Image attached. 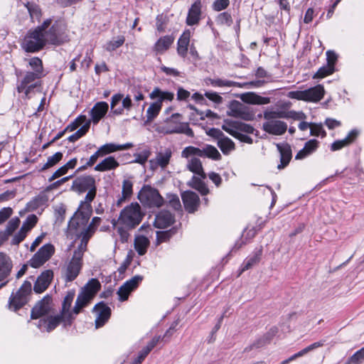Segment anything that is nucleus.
I'll use <instances>...</instances> for the list:
<instances>
[{
  "mask_svg": "<svg viewBox=\"0 0 364 364\" xmlns=\"http://www.w3.org/2000/svg\"><path fill=\"white\" fill-rule=\"evenodd\" d=\"M67 40L65 28L60 24H41L26 33L21 48L27 53H38L47 44L59 46Z\"/></svg>",
  "mask_w": 364,
  "mask_h": 364,
  "instance_id": "f257e3e1",
  "label": "nucleus"
},
{
  "mask_svg": "<svg viewBox=\"0 0 364 364\" xmlns=\"http://www.w3.org/2000/svg\"><path fill=\"white\" fill-rule=\"evenodd\" d=\"M144 217V213L140 205L137 202H134L124 208L118 219H113L111 223L113 227H117L119 224L126 225L128 228H135L141 223Z\"/></svg>",
  "mask_w": 364,
  "mask_h": 364,
  "instance_id": "f03ea898",
  "label": "nucleus"
},
{
  "mask_svg": "<svg viewBox=\"0 0 364 364\" xmlns=\"http://www.w3.org/2000/svg\"><path fill=\"white\" fill-rule=\"evenodd\" d=\"M31 281L26 280L21 287L16 292H12L8 302V308L14 311H16L26 305L32 291V282H34L35 277H29Z\"/></svg>",
  "mask_w": 364,
  "mask_h": 364,
  "instance_id": "7ed1b4c3",
  "label": "nucleus"
},
{
  "mask_svg": "<svg viewBox=\"0 0 364 364\" xmlns=\"http://www.w3.org/2000/svg\"><path fill=\"white\" fill-rule=\"evenodd\" d=\"M139 201L146 207L161 208L164 204V199L159 191L149 185H144L137 196Z\"/></svg>",
  "mask_w": 364,
  "mask_h": 364,
  "instance_id": "20e7f679",
  "label": "nucleus"
},
{
  "mask_svg": "<svg viewBox=\"0 0 364 364\" xmlns=\"http://www.w3.org/2000/svg\"><path fill=\"white\" fill-rule=\"evenodd\" d=\"M191 156H198L202 158H208L215 161L221 159V154L218 149L210 144H206L202 148L188 146L185 147L181 151V157L188 159Z\"/></svg>",
  "mask_w": 364,
  "mask_h": 364,
  "instance_id": "39448f33",
  "label": "nucleus"
},
{
  "mask_svg": "<svg viewBox=\"0 0 364 364\" xmlns=\"http://www.w3.org/2000/svg\"><path fill=\"white\" fill-rule=\"evenodd\" d=\"M324 94L323 86L317 85L304 90L290 91L288 92L287 97L297 100L317 102L323 97Z\"/></svg>",
  "mask_w": 364,
  "mask_h": 364,
  "instance_id": "423d86ee",
  "label": "nucleus"
},
{
  "mask_svg": "<svg viewBox=\"0 0 364 364\" xmlns=\"http://www.w3.org/2000/svg\"><path fill=\"white\" fill-rule=\"evenodd\" d=\"M55 253V247L51 243L43 245L29 259L28 264L33 268H38L48 262Z\"/></svg>",
  "mask_w": 364,
  "mask_h": 364,
  "instance_id": "0eeeda50",
  "label": "nucleus"
},
{
  "mask_svg": "<svg viewBox=\"0 0 364 364\" xmlns=\"http://www.w3.org/2000/svg\"><path fill=\"white\" fill-rule=\"evenodd\" d=\"M222 129L235 138L239 132H242L247 134H253L255 132L254 127L248 124H245L240 121L229 119L225 120V123L223 124Z\"/></svg>",
  "mask_w": 364,
  "mask_h": 364,
  "instance_id": "6e6552de",
  "label": "nucleus"
},
{
  "mask_svg": "<svg viewBox=\"0 0 364 364\" xmlns=\"http://www.w3.org/2000/svg\"><path fill=\"white\" fill-rule=\"evenodd\" d=\"M179 116L180 114L178 113L171 115V119L167 122L166 125L164 127V132L166 134H185L188 136H193V132L188 123L175 122L173 121L175 117Z\"/></svg>",
  "mask_w": 364,
  "mask_h": 364,
  "instance_id": "1a4fd4ad",
  "label": "nucleus"
},
{
  "mask_svg": "<svg viewBox=\"0 0 364 364\" xmlns=\"http://www.w3.org/2000/svg\"><path fill=\"white\" fill-rule=\"evenodd\" d=\"M43 76V75H40L34 72H27L21 83L17 87L18 92H23L26 97H28L30 92L38 85L36 80L41 79Z\"/></svg>",
  "mask_w": 364,
  "mask_h": 364,
  "instance_id": "9d476101",
  "label": "nucleus"
},
{
  "mask_svg": "<svg viewBox=\"0 0 364 364\" xmlns=\"http://www.w3.org/2000/svg\"><path fill=\"white\" fill-rule=\"evenodd\" d=\"M96 187L95 178L90 175H85L77 177L73 181L71 190L81 194Z\"/></svg>",
  "mask_w": 364,
  "mask_h": 364,
  "instance_id": "9b49d317",
  "label": "nucleus"
},
{
  "mask_svg": "<svg viewBox=\"0 0 364 364\" xmlns=\"http://www.w3.org/2000/svg\"><path fill=\"white\" fill-rule=\"evenodd\" d=\"M228 115L246 121H251L255 118V113L250 111L249 107L238 101H234L231 104Z\"/></svg>",
  "mask_w": 364,
  "mask_h": 364,
  "instance_id": "f8f14e48",
  "label": "nucleus"
},
{
  "mask_svg": "<svg viewBox=\"0 0 364 364\" xmlns=\"http://www.w3.org/2000/svg\"><path fill=\"white\" fill-rule=\"evenodd\" d=\"M83 264V261L72 257L64 268L63 277L65 282L75 280L79 275Z\"/></svg>",
  "mask_w": 364,
  "mask_h": 364,
  "instance_id": "ddd939ff",
  "label": "nucleus"
},
{
  "mask_svg": "<svg viewBox=\"0 0 364 364\" xmlns=\"http://www.w3.org/2000/svg\"><path fill=\"white\" fill-rule=\"evenodd\" d=\"M92 311L97 313L95 319V328L102 327L107 322L111 316V309L104 301H100L95 305Z\"/></svg>",
  "mask_w": 364,
  "mask_h": 364,
  "instance_id": "4468645a",
  "label": "nucleus"
},
{
  "mask_svg": "<svg viewBox=\"0 0 364 364\" xmlns=\"http://www.w3.org/2000/svg\"><path fill=\"white\" fill-rule=\"evenodd\" d=\"M53 278V272L50 269L43 271L36 279L33 285V291L37 294L45 291Z\"/></svg>",
  "mask_w": 364,
  "mask_h": 364,
  "instance_id": "2eb2a0df",
  "label": "nucleus"
},
{
  "mask_svg": "<svg viewBox=\"0 0 364 364\" xmlns=\"http://www.w3.org/2000/svg\"><path fill=\"white\" fill-rule=\"evenodd\" d=\"M186 210L189 213H195L199 206L200 199L197 193L187 191L181 195Z\"/></svg>",
  "mask_w": 364,
  "mask_h": 364,
  "instance_id": "dca6fc26",
  "label": "nucleus"
},
{
  "mask_svg": "<svg viewBox=\"0 0 364 364\" xmlns=\"http://www.w3.org/2000/svg\"><path fill=\"white\" fill-rule=\"evenodd\" d=\"M52 299L48 295L40 300L31 309V317L32 319H37L47 314L50 309Z\"/></svg>",
  "mask_w": 364,
  "mask_h": 364,
  "instance_id": "f3484780",
  "label": "nucleus"
},
{
  "mask_svg": "<svg viewBox=\"0 0 364 364\" xmlns=\"http://www.w3.org/2000/svg\"><path fill=\"white\" fill-rule=\"evenodd\" d=\"M262 129L267 133L272 135H282L287 130L286 122L280 120L267 121L262 124Z\"/></svg>",
  "mask_w": 364,
  "mask_h": 364,
  "instance_id": "a211bd4d",
  "label": "nucleus"
},
{
  "mask_svg": "<svg viewBox=\"0 0 364 364\" xmlns=\"http://www.w3.org/2000/svg\"><path fill=\"white\" fill-rule=\"evenodd\" d=\"M75 297V291H70L67 293L62 303V310L60 314L65 316L68 321V324L71 326L73 320L75 319L73 311H70L71 304Z\"/></svg>",
  "mask_w": 364,
  "mask_h": 364,
  "instance_id": "6ab92c4d",
  "label": "nucleus"
},
{
  "mask_svg": "<svg viewBox=\"0 0 364 364\" xmlns=\"http://www.w3.org/2000/svg\"><path fill=\"white\" fill-rule=\"evenodd\" d=\"M175 221L174 215L168 210H161L155 216L154 225L159 229H164L171 225Z\"/></svg>",
  "mask_w": 364,
  "mask_h": 364,
  "instance_id": "aec40b11",
  "label": "nucleus"
},
{
  "mask_svg": "<svg viewBox=\"0 0 364 364\" xmlns=\"http://www.w3.org/2000/svg\"><path fill=\"white\" fill-rule=\"evenodd\" d=\"M277 148L280 154V164H278L277 168L283 169L289 164L291 159V149L287 143L277 144Z\"/></svg>",
  "mask_w": 364,
  "mask_h": 364,
  "instance_id": "412c9836",
  "label": "nucleus"
},
{
  "mask_svg": "<svg viewBox=\"0 0 364 364\" xmlns=\"http://www.w3.org/2000/svg\"><path fill=\"white\" fill-rule=\"evenodd\" d=\"M262 255V248L256 249L251 255L247 257L241 265L238 276H240L243 272L251 269L252 267L256 265L261 260Z\"/></svg>",
  "mask_w": 364,
  "mask_h": 364,
  "instance_id": "4be33fe9",
  "label": "nucleus"
},
{
  "mask_svg": "<svg viewBox=\"0 0 364 364\" xmlns=\"http://www.w3.org/2000/svg\"><path fill=\"white\" fill-rule=\"evenodd\" d=\"M109 109L108 103L106 102H97L90 110V115L93 123L97 124L104 117Z\"/></svg>",
  "mask_w": 364,
  "mask_h": 364,
  "instance_id": "5701e85b",
  "label": "nucleus"
},
{
  "mask_svg": "<svg viewBox=\"0 0 364 364\" xmlns=\"http://www.w3.org/2000/svg\"><path fill=\"white\" fill-rule=\"evenodd\" d=\"M160 341V336L154 337L147 345L139 353L131 364H141L149 353Z\"/></svg>",
  "mask_w": 364,
  "mask_h": 364,
  "instance_id": "b1692460",
  "label": "nucleus"
},
{
  "mask_svg": "<svg viewBox=\"0 0 364 364\" xmlns=\"http://www.w3.org/2000/svg\"><path fill=\"white\" fill-rule=\"evenodd\" d=\"M173 41L174 37L173 36L168 35L161 37L155 43L153 50L157 55L163 54L171 47Z\"/></svg>",
  "mask_w": 364,
  "mask_h": 364,
  "instance_id": "393cba45",
  "label": "nucleus"
},
{
  "mask_svg": "<svg viewBox=\"0 0 364 364\" xmlns=\"http://www.w3.org/2000/svg\"><path fill=\"white\" fill-rule=\"evenodd\" d=\"M358 132L356 129L351 130L348 134L341 140H336L331 145V150L336 151L350 144L358 136Z\"/></svg>",
  "mask_w": 364,
  "mask_h": 364,
  "instance_id": "a878e982",
  "label": "nucleus"
},
{
  "mask_svg": "<svg viewBox=\"0 0 364 364\" xmlns=\"http://www.w3.org/2000/svg\"><path fill=\"white\" fill-rule=\"evenodd\" d=\"M46 192V190L41 191L38 196L34 197L27 203L26 208L29 211H34L40 207L46 205L48 202V196Z\"/></svg>",
  "mask_w": 364,
  "mask_h": 364,
  "instance_id": "bb28decb",
  "label": "nucleus"
},
{
  "mask_svg": "<svg viewBox=\"0 0 364 364\" xmlns=\"http://www.w3.org/2000/svg\"><path fill=\"white\" fill-rule=\"evenodd\" d=\"M12 262L10 257L4 252H0V281L6 279L12 269Z\"/></svg>",
  "mask_w": 364,
  "mask_h": 364,
  "instance_id": "cd10ccee",
  "label": "nucleus"
},
{
  "mask_svg": "<svg viewBox=\"0 0 364 364\" xmlns=\"http://www.w3.org/2000/svg\"><path fill=\"white\" fill-rule=\"evenodd\" d=\"M62 322L64 323L65 326H69L68 324V321L65 319V316L60 314L55 316H50L48 318V321L46 320H40L38 321V326L41 327L42 324L47 323V331L50 332L55 329Z\"/></svg>",
  "mask_w": 364,
  "mask_h": 364,
  "instance_id": "c85d7f7f",
  "label": "nucleus"
},
{
  "mask_svg": "<svg viewBox=\"0 0 364 364\" xmlns=\"http://www.w3.org/2000/svg\"><path fill=\"white\" fill-rule=\"evenodd\" d=\"M119 166L114 156H108L97 164L94 169L97 171L105 172L116 169Z\"/></svg>",
  "mask_w": 364,
  "mask_h": 364,
  "instance_id": "c756f323",
  "label": "nucleus"
},
{
  "mask_svg": "<svg viewBox=\"0 0 364 364\" xmlns=\"http://www.w3.org/2000/svg\"><path fill=\"white\" fill-rule=\"evenodd\" d=\"M186 168L195 175L200 176L203 178H206V174L203 171L202 162L198 158L192 157L190 159L186 164Z\"/></svg>",
  "mask_w": 364,
  "mask_h": 364,
  "instance_id": "7c9ffc66",
  "label": "nucleus"
},
{
  "mask_svg": "<svg viewBox=\"0 0 364 364\" xmlns=\"http://www.w3.org/2000/svg\"><path fill=\"white\" fill-rule=\"evenodd\" d=\"M149 97L152 100L157 99L156 102L162 105V102L164 101H172L174 94L169 91H163L159 87H155L150 93Z\"/></svg>",
  "mask_w": 364,
  "mask_h": 364,
  "instance_id": "2f4dec72",
  "label": "nucleus"
},
{
  "mask_svg": "<svg viewBox=\"0 0 364 364\" xmlns=\"http://www.w3.org/2000/svg\"><path fill=\"white\" fill-rule=\"evenodd\" d=\"M244 102L252 105H267L270 102L269 97L259 96L254 92H247L241 96Z\"/></svg>",
  "mask_w": 364,
  "mask_h": 364,
  "instance_id": "473e14b6",
  "label": "nucleus"
},
{
  "mask_svg": "<svg viewBox=\"0 0 364 364\" xmlns=\"http://www.w3.org/2000/svg\"><path fill=\"white\" fill-rule=\"evenodd\" d=\"M324 343H325V341H319L315 342V343L308 346L307 347L304 348V349L299 351L298 353H294V355L290 356L289 358L283 360L280 364H288L291 361H293L295 359L306 355L309 352L312 351L314 349L318 348L319 347H322L324 345Z\"/></svg>",
  "mask_w": 364,
  "mask_h": 364,
  "instance_id": "72a5a7b5",
  "label": "nucleus"
},
{
  "mask_svg": "<svg viewBox=\"0 0 364 364\" xmlns=\"http://www.w3.org/2000/svg\"><path fill=\"white\" fill-rule=\"evenodd\" d=\"M190 37V31H185L178 41L177 53L182 58H185L187 55Z\"/></svg>",
  "mask_w": 364,
  "mask_h": 364,
  "instance_id": "f704fd0d",
  "label": "nucleus"
},
{
  "mask_svg": "<svg viewBox=\"0 0 364 364\" xmlns=\"http://www.w3.org/2000/svg\"><path fill=\"white\" fill-rule=\"evenodd\" d=\"M90 219L89 215L80 212L75 218H72L68 222V228L70 230H77L80 226L86 225Z\"/></svg>",
  "mask_w": 364,
  "mask_h": 364,
  "instance_id": "c9c22d12",
  "label": "nucleus"
},
{
  "mask_svg": "<svg viewBox=\"0 0 364 364\" xmlns=\"http://www.w3.org/2000/svg\"><path fill=\"white\" fill-rule=\"evenodd\" d=\"M172 154L171 148H166L158 152L155 158L156 164L161 168H165L170 162Z\"/></svg>",
  "mask_w": 364,
  "mask_h": 364,
  "instance_id": "e433bc0d",
  "label": "nucleus"
},
{
  "mask_svg": "<svg viewBox=\"0 0 364 364\" xmlns=\"http://www.w3.org/2000/svg\"><path fill=\"white\" fill-rule=\"evenodd\" d=\"M201 14V1L196 0L188 11L186 23H198Z\"/></svg>",
  "mask_w": 364,
  "mask_h": 364,
  "instance_id": "4c0bfd02",
  "label": "nucleus"
},
{
  "mask_svg": "<svg viewBox=\"0 0 364 364\" xmlns=\"http://www.w3.org/2000/svg\"><path fill=\"white\" fill-rule=\"evenodd\" d=\"M133 194V183L129 179L122 182V196L117 200V205L120 206L126 200L129 199Z\"/></svg>",
  "mask_w": 364,
  "mask_h": 364,
  "instance_id": "58836bf2",
  "label": "nucleus"
},
{
  "mask_svg": "<svg viewBox=\"0 0 364 364\" xmlns=\"http://www.w3.org/2000/svg\"><path fill=\"white\" fill-rule=\"evenodd\" d=\"M92 299V298L85 293L80 291L77 295L75 306L73 309L74 314L77 315L83 308L90 304Z\"/></svg>",
  "mask_w": 364,
  "mask_h": 364,
  "instance_id": "ea45409f",
  "label": "nucleus"
},
{
  "mask_svg": "<svg viewBox=\"0 0 364 364\" xmlns=\"http://www.w3.org/2000/svg\"><path fill=\"white\" fill-rule=\"evenodd\" d=\"M101 289V284L98 279L92 278L84 286L81 291L85 293L91 298L94 299L97 293Z\"/></svg>",
  "mask_w": 364,
  "mask_h": 364,
  "instance_id": "a19ab883",
  "label": "nucleus"
},
{
  "mask_svg": "<svg viewBox=\"0 0 364 364\" xmlns=\"http://www.w3.org/2000/svg\"><path fill=\"white\" fill-rule=\"evenodd\" d=\"M203 178L200 176H193L191 180L188 182V186L197 190L203 196H205L209 193V189L206 184L203 182Z\"/></svg>",
  "mask_w": 364,
  "mask_h": 364,
  "instance_id": "79ce46f5",
  "label": "nucleus"
},
{
  "mask_svg": "<svg viewBox=\"0 0 364 364\" xmlns=\"http://www.w3.org/2000/svg\"><path fill=\"white\" fill-rule=\"evenodd\" d=\"M139 152L134 154V159L131 163H136L144 165L151 154V149L149 146H144L143 148L139 147Z\"/></svg>",
  "mask_w": 364,
  "mask_h": 364,
  "instance_id": "37998d69",
  "label": "nucleus"
},
{
  "mask_svg": "<svg viewBox=\"0 0 364 364\" xmlns=\"http://www.w3.org/2000/svg\"><path fill=\"white\" fill-rule=\"evenodd\" d=\"M77 162V158H73L67 162L65 165L57 169L53 174L49 178V181H53L57 178L66 174L69 169H73L75 167Z\"/></svg>",
  "mask_w": 364,
  "mask_h": 364,
  "instance_id": "c03bdc74",
  "label": "nucleus"
},
{
  "mask_svg": "<svg viewBox=\"0 0 364 364\" xmlns=\"http://www.w3.org/2000/svg\"><path fill=\"white\" fill-rule=\"evenodd\" d=\"M24 6L27 9V10L29 13L31 21L40 22L41 15H42L41 9L40 6L34 2H29V1H27L26 3H25Z\"/></svg>",
  "mask_w": 364,
  "mask_h": 364,
  "instance_id": "a18cd8bd",
  "label": "nucleus"
},
{
  "mask_svg": "<svg viewBox=\"0 0 364 364\" xmlns=\"http://www.w3.org/2000/svg\"><path fill=\"white\" fill-rule=\"evenodd\" d=\"M205 82L207 85H211L213 87H239L240 86V84L238 82L231 81V80H223V79H220V78L212 79V78L209 77V78H206L205 80Z\"/></svg>",
  "mask_w": 364,
  "mask_h": 364,
  "instance_id": "49530a36",
  "label": "nucleus"
},
{
  "mask_svg": "<svg viewBox=\"0 0 364 364\" xmlns=\"http://www.w3.org/2000/svg\"><path fill=\"white\" fill-rule=\"evenodd\" d=\"M149 245V240L144 235L138 236L134 240V249L139 255H145Z\"/></svg>",
  "mask_w": 364,
  "mask_h": 364,
  "instance_id": "de8ad7c7",
  "label": "nucleus"
},
{
  "mask_svg": "<svg viewBox=\"0 0 364 364\" xmlns=\"http://www.w3.org/2000/svg\"><path fill=\"white\" fill-rule=\"evenodd\" d=\"M217 144L221 151L225 155L228 154L235 148L234 142L225 135L222 139H220Z\"/></svg>",
  "mask_w": 364,
  "mask_h": 364,
  "instance_id": "09e8293b",
  "label": "nucleus"
},
{
  "mask_svg": "<svg viewBox=\"0 0 364 364\" xmlns=\"http://www.w3.org/2000/svg\"><path fill=\"white\" fill-rule=\"evenodd\" d=\"M161 107L159 102H154L151 103L146 110V120L148 122L154 120L159 114Z\"/></svg>",
  "mask_w": 364,
  "mask_h": 364,
  "instance_id": "8fccbe9b",
  "label": "nucleus"
},
{
  "mask_svg": "<svg viewBox=\"0 0 364 364\" xmlns=\"http://www.w3.org/2000/svg\"><path fill=\"white\" fill-rule=\"evenodd\" d=\"M125 41V38L123 36H119L116 39L113 38L112 40L107 42L104 48L109 51L112 52L121 47Z\"/></svg>",
  "mask_w": 364,
  "mask_h": 364,
  "instance_id": "3c124183",
  "label": "nucleus"
},
{
  "mask_svg": "<svg viewBox=\"0 0 364 364\" xmlns=\"http://www.w3.org/2000/svg\"><path fill=\"white\" fill-rule=\"evenodd\" d=\"M123 97V95L121 93L115 94L112 97L110 107L114 115L122 114V109L121 107H117V105L122 101Z\"/></svg>",
  "mask_w": 364,
  "mask_h": 364,
  "instance_id": "603ef678",
  "label": "nucleus"
},
{
  "mask_svg": "<svg viewBox=\"0 0 364 364\" xmlns=\"http://www.w3.org/2000/svg\"><path fill=\"white\" fill-rule=\"evenodd\" d=\"M20 219L17 217L12 218L10 220L6 225V228L5 229V234L4 235H1L0 234V237H1V240H4L6 237L11 235L16 229L20 225Z\"/></svg>",
  "mask_w": 364,
  "mask_h": 364,
  "instance_id": "864d4df0",
  "label": "nucleus"
},
{
  "mask_svg": "<svg viewBox=\"0 0 364 364\" xmlns=\"http://www.w3.org/2000/svg\"><path fill=\"white\" fill-rule=\"evenodd\" d=\"M29 65L33 70L32 72L43 75V66L42 60L38 57H33L29 60Z\"/></svg>",
  "mask_w": 364,
  "mask_h": 364,
  "instance_id": "5fc2aeb1",
  "label": "nucleus"
},
{
  "mask_svg": "<svg viewBox=\"0 0 364 364\" xmlns=\"http://www.w3.org/2000/svg\"><path fill=\"white\" fill-rule=\"evenodd\" d=\"M334 70L335 69L333 68V65L326 64L318 70V71L314 75L313 78L318 79L325 77L329 75H331Z\"/></svg>",
  "mask_w": 364,
  "mask_h": 364,
  "instance_id": "6e6d98bb",
  "label": "nucleus"
},
{
  "mask_svg": "<svg viewBox=\"0 0 364 364\" xmlns=\"http://www.w3.org/2000/svg\"><path fill=\"white\" fill-rule=\"evenodd\" d=\"M63 159V154L60 151L56 152L53 156L48 158L47 162L41 168V171H45L58 164Z\"/></svg>",
  "mask_w": 364,
  "mask_h": 364,
  "instance_id": "4d7b16f0",
  "label": "nucleus"
},
{
  "mask_svg": "<svg viewBox=\"0 0 364 364\" xmlns=\"http://www.w3.org/2000/svg\"><path fill=\"white\" fill-rule=\"evenodd\" d=\"M364 361V347L348 358L346 364H360Z\"/></svg>",
  "mask_w": 364,
  "mask_h": 364,
  "instance_id": "13d9d810",
  "label": "nucleus"
},
{
  "mask_svg": "<svg viewBox=\"0 0 364 364\" xmlns=\"http://www.w3.org/2000/svg\"><path fill=\"white\" fill-rule=\"evenodd\" d=\"M286 112L282 111H266L264 112V118L267 121H276L277 118H284Z\"/></svg>",
  "mask_w": 364,
  "mask_h": 364,
  "instance_id": "bf43d9fd",
  "label": "nucleus"
},
{
  "mask_svg": "<svg viewBox=\"0 0 364 364\" xmlns=\"http://www.w3.org/2000/svg\"><path fill=\"white\" fill-rule=\"evenodd\" d=\"M87 243L88 242L85 241V239H81L80 243L77 247V249L75 250L73 257H75V259L82 260L84 252L87 250Z\"/></svg>",
  "mask_w": 364,
  "mask_h": 364,
  "instance_id": "052dcab7",
  "label": "nucleus"
},
{
  "mask_svg": "<svg viewBox=\"0 0 364 364\" xmlns=\"http://www.w3.org/2000/svg\"><path fill=\"white\" fill-rule=\"evenodd\" d=\"M143 280V276L135 275L130 279L126 281L124 284L127 286L132 291L135 290Z\"/></svg>",
  "mask_w": 364,
  "mask_h": 364,
  "instance_id": "680f3d73",
  "label": "nucleus"
},
{
  "mask_svg": "<svg viewBox=\"0 0 364 364\" xmlns=\"http://www.w3.org/2000/svg\"><path fill=\"white\" fill-rule=\"evenodd\" d=\"M134 228H128L126 225H119L117 227V233L119 235L120 241L122 242H127L130 236L129 230H133Z\"/></svg>",
  "mask_w": 364,
  "mask_h": 364,
  "instance_id": "e2e57ef3",
  "label": "nucleus"
},
{
  "mask_svg": "<svg viewBox=\"0 0 364 364\" xmlns=\"http://www.w3.org/2000/svg\"><path fill=\"white\" fill-rule=\"evenodd\" d=\"M168 205L175 210L181 209V205L178 196L176 194L168 193L166 196Z\"/></svg>",
  "mask_w": 364,
  "mask_h": 364,
  "instance_id": "0e129e2a",
  "label": "nucleus"
},
{
  "mask_svg": "<svg viewBox=\"0 0 364 364\" xmlns=\"http://www.w3.org/2000/svg\"><path fill=\"white\" fill-rule=\"evenodd\" d=\"M98 150L101 153L102 156H104L107 154L118 151V147L116 144L109 143L102 145L98 149Z\"/></svg>",
  "mask_w": 364,
  "mask_h": 364,
  "instance_id": "69168bd1",
  "label": "nucleus"
},
{
  "mask_svg": "<svg viewBox=\"0 0 364 364\" xmlns=\"http://www.w3.org/2000/svg\"><path fill=\"white\" fill-rule=\"evenodd\" d=\"M37 222L38 218L36 215H29L21 227H24L25 230L29 232L36 225Z\"/></svg>",
  "mask_w": 364,
  "mask_h": 364,
  "instance_id": "338daca9",
  "label": "nucleus"
},
{
  "mask_svg": "<svg viewBox=\"0 0 364 364\" xmlns=\"http://www.w3.org/2000/svg\"><path fill=\"white\" fill-rule=\"evenodd\" d=\"M310 134L311 136H321L322 138L326 136V132L323 129L321 124H311L310 129Z\"/></svg>",
  "mask_w": 364,
  "mask_h": 364,
  "instance_id": "774afa93",
  "label": "nucleus"
}]
</instances>
